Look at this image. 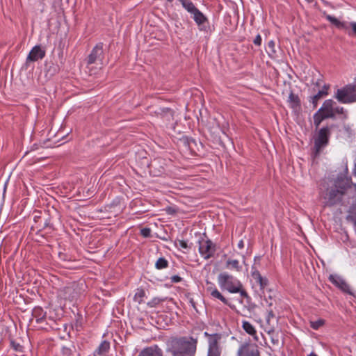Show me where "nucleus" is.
<instances>
[{
  "instance_id": "nucleus-1",
  "label": "nucleus",
  "mask_w": 356,
  "mask_h": 356,
  "mask_svg": "<svg viewBox=\"0 0 356 356\" xmlns=\"http://www.w3.org/2000/svg\"><path fill=\"white\" fill-rule=\"evenodd\" d=\"M348 188L356 190V184L345 177H339L335 181H325L320 187V198L325 207H332L341 202Z\"/></svg>"
},
{
  "instance_id": "nucleus-2",
  "label": "nucleus",
  "mask_w": 356,
  "mask_h": 356,
  "mask_svg": "<svg viewBox=\"0 0 356 356\" xmlns=\"http://www.w3.org/2000/svg\"><path fill=\"white\" fill-rule=\"evenodd\" d=\"M197 341L191 337H173L167 342V351L172 356H195Z\"/></svg>"
},
{
  "instance_id": "nucleus-3",
  "label": "nucleus",
  "mask_w": 356,
  "mask_h": 356,
  "mask_svg": "<svg viewBox=\"0 0 356 356\" xmlns=\"http://www.w3.org/2000/svg\"><path fill=\"white\" fill-rule=\"evenodd\" d=\"M218 284L223 289L228 291L232 293H239L241 296L246 299H250V296L245 290L243 289L241 282L235 279L232 275L227 273H220L218 277Z\"/></svg>"
},
{
  "instance_id": "nucleus-4",
  "label": "nucleus",
  "mask_w": 356,
  "mask_h": 356,
  "mask_svg": "<svg viewBox=\"0 0 356 356\" xmlns=\"http://www.w3.org/2000/svg\"><path fill=\"white\" fill-rule=\"evenodd\" d=\"M331 132L327 127L320 129L314 136L313 154L314 157L318 156L322 150L327 145Z\"/></svg>"
},
{
  "instance_id": "nucleus-5",
  "label": "nucleus",
  "mask_w": 356,
  "mask_h": 356,
  "mask_svg": "<svg viewBox=\"0 0 356 356\" xmlns=\"http://www.w3.org/2000/svg\"><path fill=\"white\" fill-rule=\"evenodd\" d=\"M334 97L342 104H350L356 102V85L348 84L338 89Z\"/></svg>"
},
{
  "instance_id": "nucleus-6",
  "label": "nucleus",
  "mask_w": 356,
  "mask_h": 356,
  "mask_svg": "<svg viewBox=\"0 0 356 356\" xmlns=\"http://www.w3.org/2000/svg\"><path fill=\"white\" fill-rule=\"evenodd\" d=\"M183 7L191 15L197 25H202L207 21V17L200 12L191 0H179Z\"/></svg>"
},
{
  "instance_id": "nucleus-7",
  "label": "nucleus",
  "mask_w": 356,
  "mask_h": 356,
  "mask_svg": "<svg viewBox=\"0 0 356 356\" xmlns=\"http://www.w3.org/2000/svg\"><path fill=\"white\" fill-rule=\"evenodd\" d=\"M104 60V51L102 44H97L92 50L91 53L87 58V65L90 68V65L96 64L99 68H102Z\"/></svg>"
},
{
  "instance_id": "nucleus-8",
  "label": "nucleus",
  "mask_w": 356,
  "mask_h": 356,
  "mask_svg": "<svg viewBox=\"0 0 356 356\" xmlns=\"http://www.w3.org/2000/svg\"><path fill=\"white\" fill-rule=\"evenodd\" d=\"M204 335L209 337V349L207 356H220L221 348L219 346V341L221 337L218 334H209L204 332Z\"/></svg>"
},
{
  "instance_id": "nucleus-9",
  "label": "nucleus",
  "mask_w": 356,
  "mask_h": 356,
  "mask_svg": "<svg viewBox=\"0 0 356 356\" xmlns=\"http://www.w3.org/2000/svg\"><path fill=\"white\" fill-rule=\"evenodd\" d=\"M237 355L238 356H259V351L257 345L245 343L240 346Z\"/></svg>"
},
{
  "instance_id": "nucleus-10",
  "label": "nucleus",
  "mask_w": 356,
  "mask_h": 356,
  "mask_svg": "<svg viewBox=\"0 0 356 356\" xmlns=\"http://www.w3.org/2000/svg\"><path fill=\"white\" fill-rule=\"evenodd\" d=\"M199 251L200 254L206 259H209L215 252V248L209 240L200 241Z\"/></svg>"
},
{
  "instance_id": "nucleus-11",
  "label": "nucleus",
  "mask_w": 356,
  "mask_h": 356,
  "mask_svg": "<svg viewBox=\"0 0 356 356\" xmlns=\"http://www.w3.org/2000/svg\"><path fill=\"white\" fill-rule=\"evenodd\" d=\"M44 56L45 50L42 49L40 45H36L29 52L26 58V63L35 62L42 59Z\"/></svg>"
},
{
  "instance_id": "nucleus-12",
  "label": "nucleus",
  "mask_w": 356,
  "mask_h": 356,
  "mask_svg": "<svg viewBox=\"0 0 356 356\" xmlns=\"http://www.w3.org/2000/svg\"><path fill=\"white\" fill-rule=\"evenodd\" d=\"M330 281L341 289L343 291L351 294V291H350L349 285L340 277L337 275H331L329 277Z\"/></svg>"
},
{
  "instance_id": "nucleus-13",
  "label": "nucleus",
  "mask_w": 356,
  "mask_h": 356,
  "mask_svg": "<svg viewBox=\"0 0 356 356\" xmlns=\"http://www.w3.org/2000/svg\"><path fill=\"white\" fill-rule=\"evenodd\" d=\"M138 356H163V351L157 346H153L143 350Z\"/></svg>"
},
{
  "instance_id": "nucleus-14",
  "label": "nucleus",
  "mask_w": 356,
  "mask_h": 356,
  "mask_svg": "<svg viewBox=\"0 0 356 356\" xmlns=\"http://www.w3.org/2000/svg\"><path fill=\"white\" fill-rule=\"evenodd\" d=\"M325 18L332 24H334L336 27L339 29L347 31L349 29V25L346 22H341L336 17L331 16L330 15H326Z\"/></svg>"
},
{
  "instance_id": "nucleus-15",
  "label": "nucleus",
  "mask_w": 356,
  "mask_h": 356,
  "mask_svg": "<svg viewBox=\"0 0 356 356\" xmlns=\"http://www.w3.org/2000/svg\"><path fill=\"white\" fill-rule=\"evenodd\" d=\"M110 349V343L106 340L103 341L97 350L94 352L93 356H105Z\"/></svg>"
},
{
  "instance_id": "nucleus-16",
  "label": "nucleus",
  "mask_w": 356,
  "mask_h": 356,
  "mask_svg": "<svg viewBox=\"0 0 356 356\" xmlns=\"http://www.w3.org/2000/svg\"><path fill=\"white\" fill-rule=\"evenodd\" d=\"M243 329L250 335L254 337V339L257 340V331L254 327L248 321H242Z\"/></svg>"
},
{
  "instance_id": "nucleus-17",
  "label": "nucleus",
  "mask_w": 356,
  "mask_h": 356,
  "mask_svg": "<svg viewBox=\"0 0 356 356\" xmlns=\"http://www.w3.org/2000/svg\"><path fill=\"white\" fill-rule=\"evenodd\" d=\"M288 102L290 104V106L293 109H297L300 108V102L298 96L297 95L293 94V92H291L289 96V100Z\"/></svg>"
},
{
  "instance_id": "nucleus-18",
  "label": "nucleus",
  "mask_w": 356,
  "mask_h": 356,
  "mask_svg": "<svg viewBox=\"0 0 356 356\" xmlns=\"http://www.w3.org/2000/svg\"><path fill=\"white\" fill-rule=\"evenodd\" d=\"M276 321V318L274 315V313L272 310L268 312V315L266 316V323L270 326L268 332H273L274 330V325L273 323Z\"/></svg>"
},
{
  "instance_id": "nucleus-19",
  "label": "nucleus",
  "mask_w": 356,
  "mask_h": 356,
  "mask_svg": "<svg viewBox=\"0 0 356 356\" xmlns=\"http://www.w3.org/2000/svg\"><path fill=\"white\" fill-rule=\"evenodd\" d=\"M208 290L211 291V296L213 298L219 299L225 305L228 304L227 300L220 293V292L217 289H209Z\"/></svg>"
},
{
  "instance_id": "nucleus-20",
  "label": "nucleus",
  "mask_w": 356,
  "mask_h": 356,
  "mask_svg": "<svg viewBox=\"0 0 356 356\" xmlns=\"http://www.w3.org/2000/svg\"><path fill=\"white\" fill-rule=\"evenodd\" d=\"M226 267L227 268L235 269L237 271H240L241 270L239 261L236 259H228L226 262Z\"/></svg>"
},
{
  "instance_id": "nucleus-21",
  "label": "nucleus",
  "mask_w": 356,
  "mask_h": 356,
  "mask_svg": "<svg viewBox=\"0 0 356 356\" xmlns=\"http://www.w3.org/2000/svg\"><path fill=\"white\" fill-rule=\"evenodd\" d=\"M329 86H324L323 89L322 90H319L318 92L314 95L312 99V103L316 105L317 104V102L323 96L327 95V90L328 89Z\"/></svg>"
},
{
  "instance_id": "nucleus-22",
  "label": "nucleus",
  "mask_w": 356,
  "mask_h": 356,
  "mask_svg": "<svg viewBox=\"0 0 356 356\" xmlns=\"http://www.w3.org/2000/svg\"><path fill=\"white\" fill-rule=\"evenodd\" d=\"M266 51L270 57L274 58L275 56L277 51L273 40H270L268 42Z\"/></svg>"
},
{
  "instance_id": "nucleus-23",
  "label": "nucleus",
  "mask_w": 356,
  "mask_h": 356,
  "mask_svg": "<svg viewBox=\"0 0 356 356\" xmlns=\"http://www.w3.org/2000/svg\"><path fill=\"white\" fill-rule=\"evenodd\" d=\"M327 119L324 115L321 113L319 110L314 115V124L316 128H318L322 121Z\"/></svg>"
},
{
  "instance_id": "nucleus-24",
  "label": "nucleus",
  "mask_w": 356,
  "mask_h": 356,
  "mask_svg": "<svg viewBox=\"0 0 356 356\" xmlns=\"http://www.w3.org/2000/svg\"><path fill=\"white\" fill-rule=\"evenodd\" d=\"M145 291L142 289H138L134 295V300L135 302L140 304L143 302V298L145 297Z\"/></svg>"
},
{
  "instance_id": "nucleus-25",
  "label": "nucleus",
  "mask_w": 356,
  "mask_h": 356,
  "mask_svg": "<svg viewBox=\"0 0 356 356\" xmlns=\"http://www.w3.org/2000/svg\"><path fill=\"white\" fill-rule=\"evenodd\" d=\"M168 266V261L163 257L159 258L155 264V266L157 269L165 268Z\"/></svg>"
},
{
  "instance_id": "nucleus-26",
  "label": "nucleus",
  "mask_w": 356,
  "mask_h": 356,
  "mask_svg": "<svg viewBox=\"0 0 356 356\" xmlns=\"http://www.w3.org/2000/svg\"><path fill=\"white\" fill-rule=\"evenodd\" d=\"M158 115H161L163 117L173 116V111L168 108H159L158 111L156 112Z\"/></svg>"
},
{
  "instance_id": "nucleus-27",
  "label": "nucleus",
  "mask_w": 356,
  "mask_h": 356,
  "mask_svg": "<svg viewBox=\"0 0 356 356\" xmlns=\"http://www.w3.org/2000/svg\"><path fill=\"white\" fill-rule=\"evenodd\" d=\"M336 105V103L332 99H327L325 100L323 104V106L327 108L329 111H331L332 113L334 114V106Z\"/></svg>"
},
{
  "instance_id": "nucleus-28",
  "label": "nucleus",
  "mask_w": 356,
  "mask_h": 356,
  "mask_svg": "<svg viewBox=\"0 0 356 356\" xmlns=\"http://www.w3.org/2000/svg\"><path fill=\"white\" fill-rule=\"evenodd\" d=\"M65 298L74 299L76 295L74 293V289L72 286H67L65 289Z\"/></svg>"
},
{
  "instance_id": "nucleus-29",
  "label": "nucleus",
  "mask_w": 356,
  "mask_h": 356,
  "mask_svg": "<svg viewBox=\"0 0 356 356\" xmlns=\"http://www.w3.org/2000/svg\"><path fill=\"white\" fill-rule=\"evenodd\" d=\"M319 111H321V113L323 115H324L326 118H334V113H332L331 111H329L327 108H325L323 106L319 108Z\"/></svg>"
},
{
  "instance_id": "nucleus-30",
  "label": "nucleus",
  "mask_w": 356,
  "mask_h": 356,
  "mask_svg": "<svg viewBox=\"0 0 356 356\" xmlns=\"http://www.w3.org/2000/svg\"><path fill=\"white\" fill-rule=\"evenodd\" d=\"M166 298H154L152 300L147 302V305L150 307H154L159 305L161 302L165 300Z\"/></svg>"
},
{
  "instance_id": "nucleus-31",
  "label": "nucleus",
  "mask_w": 356,
  "mask_h": 356,
  "mask_svg": "<svg viewBox=\"0 0 356 356\" xmlns=\"http://www.w3.org/2000/svg\"><path fill=\"white\" fill-rule=\"evenodd\" d=\"M324 323H325V321L324 320L318 319V320L315 321H310V326L314 330H318L319 327L323 326L324 325Z\"/></svg>"
},
{
  "instance_id": "nucleus-32",
  "label": "nucleus",
  "mask_w": 356,
  "mask_h": 356,
  "mask_svg": "<svg viewBox=\"0 0 356 356\" xmlns=\"http://www.w3.org/2000/svg\"><path fill=\"white\" fill-rule=\"evenodd\" d=\"M252 277L255 281H258L262 277L259 270L254 267H252Z\"/></svg>"
},
{
  "instance_id": "nucleus-33",
  "label": "nucleus",
  "mask_w": 356,
  "mask_h": 356,
  "mask_svg": "<svg viewBox=\"0 0 356 356\" xmlns=\"http://www.w3.org/2000/svg\"><path fill=\"white\" fill-rule=\"evenodd\" d=\"M259 286L261 290H264L268 285V280L265 277H261L258 281H256Z\"/></svg>"
},
{
  "instance_id": "nucleus-34",
  "label": "nucleus",
  "mask_w": 356,
  "mask_h": 356,
  "mask_svg": "<svg viewBox=\"0 0 356 356\" xmlns=\"http://www.w3.org/2000/svg\"><path fill=\"white\" fill-rule=\"evenodd\" d=\"M140 233L143 236L147 238L151 236V229L147 227H145L140 230Z\"/></svg>"
},
{
  "instance_id": "nucleus-35",
  "label": "nucleus",
  "mask_w": 356,
  "mask_h": 356,
  "mask_svg": "<svg viewBox=\"0 0 356 356\" xmlns=\"http://www.w3.org/2000/svg\"><path fill=\"white\" fill-rule=\"evenodd\" d=\"M11 346L13 349L18 352H22V346L19 343H17L15 341H11Z\"/></svg>"
},
{
  "instance_id": "nucleus-36",
  "label": "nucleus",
  "mask_w": 356,
  "mask_h": 356,
  "mask_svg": "<svg viewBox=\"0 0 356 356\" xmlns=\"http://www.w3.org/2000/svg\"><path fill=\"white\" fill-rule=\"evenodd\" d=\"M62 353L65 356H70L72 353V350L70 348L68 347H63Z\"/></svg>"
},
{
  "instance_id": "nucleus-37",
  "label": "nucleus",
  "mask_w": 356,
  "mask_h": 356,
  "mask_svg": "<svg viewBox=\"0 0 356 356\" xmlns=\"http://www.w3.org/2000/svg\"><path fill=\"white\" fill-rule=\"evenodd\" d=\"M255 45L260 46L261 44V37L260 35H257L253 40Z\"/></svg>"
},
{
  "instance_id": "nucleus-38",
  "label": "nucleus",
  "mask_w": 356,
  "mask_h": 356,
  "mask_svg": "<svg viewBox=\"0 0 356 356\" xmlns=\"http://www.w3.org/2000/svg\"><path fill=\"white\" fill-rule=\"evenodd\" d=\"M334 115L336 114H343V108L340 106H334Z\"/></svg>"
},
{
  "instance_id": "nucleus-39",
  "label": "nucleus",
  "mask_w": 356,
  "mask_h": 356,
  "mask_svg": "<svg viewBox=\"0 0 356 356\" xmlns=\"http://www.w3.org/2000/svg\"><path fill=\"white\" fill-rule=\"evenodd\" d=\"M171 280L173 282L177 283L180 282L181 277L178 275H175L172 277Z\"/></svg>"
},
{
  "instance_id": "nucleus-40",
  "label": "nucleus",
  "mask_w": 356,
  "mask_h": 356,
  "mask_svg": "<svg viewBox=\"0 0 356 356\" xmlns=\"http://www.w3.org/2000/svg\"><path fill=\"white\" fill-rule=\"evenodd\" d=\"M350 26H351L353 33L356 35V22H351Z\"/></svg>"
},
{
  "instance_id": "nucleus-41",
  "label": "nucleus",
  "mask_w": 356,
  "mask_h": 356,
  "mask_svg": "<svg viewBox=\"0 0 356 356\" xmlns=\"http://www.w3.org/2000/svg\"><path fill=\"white\" fill-rule=\"evenodd\" d=\"M179 245L183 248H188L187 243L186 241H179Z\"/></svg>"
},
{
  "instance_id": "nucleus-42",
  "label": "nucleus",
  "mask_w": 356,
  "mask_h": 356,
  "mask_svg": "<svg viewBox=\"0 0 356 356\" xmlns=\"http://www.w3.org/2000/svg\"><path fill=\"white\" fill-rule=\"evenodd\" d=\"M238 247L240 248V249H242L243 247H244V243L242 240H241L238 243Z\"/></svg>"
},
{
  "instance_id": "nucleus-43",
  "label": "nucleus",
  "mask_w": 356,
  "mask_h": 356,
  "mask_svg": "<svg viewBox=\"0 0 356 356\" xmlns=\"http://www.w3.org/2000/svg\"><path fill=\"white\" fill-rule=\"evenodd\" d=\"M308 356H318L316 354H315L314 353H311Z\"/></svg>"
},
{
  "instance_id": "nucleus-44",
  "label": "nucleus",
  "mask_w": 356,
  "mask_h": 356,
  "mask_svg": "<svg viewBox=\"0 0 356 356\" xmlns=\"http://www.w3.org/2000/svg\"><path fill=\"white\" fill-rule=\"evenodd\" d=\"M353 172H354L355 175L356 176V164L355 165Z\"/></svg>"
},
{
  "instance_id": "nucleus-45",
  "label": "nucleus",
  "mask_w": 356,
  "mask_h": 356,
  "mask_svg": "<svg viewBox=\"0 0 356 356\" xmlns=\"http://www.w3.org/2000/svg\"><path fill=\"white\" fill-rule=\"evenodd\" d=\"M272 341H273V343H278V340H276V341H275V339H272Z\"/></svg>"
},
{
  "instance_id": "nucleus-46",
  "label": "nucleus",
  "mask_w": 356,
  "mask_h": 356,
  "mask_svg": "<svg viewBox=\"0 0 356 356\" xmlns=\"http://www.w3.org/2000/svg\"><path fill=\"white\" fill-rule=\"evenodd\" d=\"M306 1H307V2H309V3H312V2H313V1H314V0H306Z\"/></svg>"
},
{
  "instance_id": "nucleus-47",
  "label": "nucleus",
  "mask_w": 356,
  "mask_h": 356,
  "mask_svg": "<svg viewBox=\"0 0 356 356\" xmlns=\"http://www.w3.org/2000/svg\"><path fill=\"white\" fill-rule=\"evenodd\" d=\"M192 302V304H193V307H195V305H194V303H193V302Z\"/></svg>"
},
{
  "instance_id": "nucleus-48",
  "label": "nucleus",
  "mask_w": 356,
  "mask_h": 356,
  "mask_svg": "<svg viewBox=\"0 0 356 356\" xmlns=\"http://www.w3.org/2000/svg\"><path fill=\"white\" fill-rule=\"evenodd\" d=\"M167 1H170V2H171V1H172L173 0H167Z\"/></svg>"
}]
</instances>
